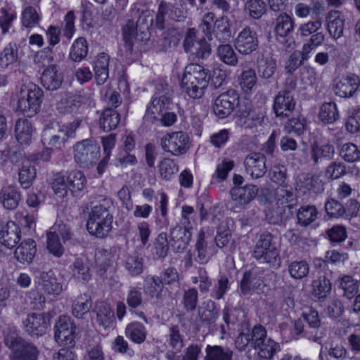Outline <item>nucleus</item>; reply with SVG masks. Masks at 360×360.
Wrapping results in <instances>:
<instances>
[{"mask_svg": "<svg viewBox=\"0 0 360 360\" xmlns=\"http://www.w3.org/2000/svg\"><path fill=\"white\" fill-rule=\"evenodd\" d=\"M209 70L198 63L187 65L182 75L180 86L190 98H200L205 93L210 81Z\"/></svg>", "mask_w": 360, "mask_h": 360, "instance_id": "1", "label": "nucleus"}, {"mask_svg": "<svg viewBox=\"0 0 360 360\" xmlns=\"http://www.w3.org/2000/svg\"><path fill=\"white\" fill-rule=\"evenodd\" d=\"M4 344L11 350L10 360H37L39 352L32 342L21 338L15 328L4 330Z\"/></svg>", "mask_w": 360, "mask_h": 360, "instance_id": "2", "label": "nucleus"}, {"mask_svg": "<svg viewBox=\"0 0 360 360\" xmlns=\"http://www.w3.org/2000/svg\"><path fill=\"white\" fill-rule=\"evenodd\" d=\"M112 219L108 207L104 205H95L89 214L86 229L91 235L104 238L112 230Z\"/></svg>", "mask_w": 360, "mask_h": 360, "instance_id": "3", "label": "nucleus"}, {"mask_svg": "<svg viewBox=\"0 0 360 360\" xmlns=\"http://www.w3.org/2000/svg\"><path fill=\"white\" fill-rule=\"evenodd\" d=\"M251 345L260 360H271L281 349L278 343L267 338L266 329L260 325L252 329Z\"/></svg>", "mask_w": 360, "mask_h": 360, "instance_id": "4", "label": "nucleus"}, {"mask_svg": "<svg viewBox=\"0 0 360 360\" xmlns=\"http://www.w3.org/2000/svg\"><path fill=\"white\" fill-rule=\"evenodd\" d=\"M42 90L32 83L22 86L18 102V108L25 115L32 117L39 110L42 101Z\"/></svg>", "mask_w": 360, "mask_h": 360, "instance_id": "5", "label": "nucleus"}, {"mask_svg": "<svg viewBox=\"0 0 360 360\" xmlns=\"http://www.w3.org/2000/svg\"><path fill=\"white\" fill-rule=\"evenodd\" d=\"M74 159L82 167H89L94 165L100 155V147L90 139L77 142L73 146Z\"/></svg>", "mask_w": 360, "mask_h": 360, "instance_id": "6", "label": "nucleus"}, {"mask_svg": "<svg viewBox=\"0 0 360 360\" xmlns=\"http://www.w3.org/2000/svg\"><path fill=\"white\" fill-rule=\"evenodd\" d=\"M271 241V234L262 233L256 243L253 255L257 260L271 266H276L278 264L279 252Z\"/></svg>", "mask_w": 360, "mask_h": 360, "instance_id": "7", "label": "nucleus"}, {"mask_svg": "<svg viewBox=\"0 0 360 360\" xmlns=\"http://www.w3.org/2000/svg\"><path fill=\"white\" fill-rule=\"evenodd\" d=\"M75 326L67 316H60L54 326V338L61 345L71 346L75 343Z\"/></svg>", "mask_w": 360, "mask_h": 360, "instance_id": "8", "label": "nucleus"}, {"mask_svg": "<svg viewBox=\"0 0 360 360\" xmlns=\"http://www.w3.org/2000/svg\"><path fill=\"white\" fill-rule=\"evenodd\" d=\"M188 136L182 131L167 134L161 139L162 148L174 155L186 153L188 150Z\"/></svg>", "mask_w": 360, "mask_h": 360, "instance_id": "9", "label": "nucleus"}, {"mask_svg": "<svg viewBox=\"0 0 360 360\" xmlns=\"http://www.w3.org/2000/svg\"><path fill=\"white\" fill-rule=\"evenodd\" d=\"M360 86V78L354 73L337 77L334 80L333 91L340 98H350Z\"/></svg>", "mask_w": 360, "mask_h": 360, "instance_id": "10", "label": "nucleus"}, {"mask_svg": "<svg viewBox=\"0 0 360 360\" xmlns=\"http://www.w3.org/2000/svg\"><path fill=\"white\" fill-rule=\"evenodd\" d=\"M22 326L24 330L30 336H42L50 326V319L44 313L29 314L22 321Z\"/></svg>", "mask_w": 360, "mask_h": 360, "instance_id": "11", "label": "nucleus"}, {"mask_svg": "<svg viewBox=\"0 0 360 360\" xmlns=\"http://www.w3.org/2000/svg\"><path fill=\"white\" fill-rule=\"evenodd\" d=\"M257 193V186L252 184L233 187L230 191L231 199L235 202L232 210L238 212L239 209L253 200Z\"/></svg>", "mask_w": 360, "mask_h": 360, "instance_id": "12", "label": "nucleus"}, {"mask_svg": "<svg viewBox=\"0 0 360 360\" xmlns=\"http://www.w3.org/2000/svg\"><path fill=\"white\" fill-rule=\"evenodd\" d=\"M258 44L256 32L248 27H245L239 32L234 42L236 50L243 55L252 53L257 49Z\"/></svg>", "mask_w": 360, "mask_h": 360, "instance_id": "13", "label": "nucleus"}, {"mask_svg": "<svg viewBox=\"0 0 360 360\" xmlns=\"http://www.w3.org/2000/svg\"><path fill=\"white\" fill-rule=\"evenodd\" d=\"M245 172L252 179H257L266 173V157L259 153H252L244 160Z\"/></svg>", "mask_w": 360, "mask_h": 360, "instance_id": "14", "label": "nucleus"}, {"mask_svg": "<svg viewBox=\"0 0 360 360\" xmlns=\"http://www.w3.org/2000/svg\"><path fill=\"white\" fill-rule=\"evenodd\" d=\"M171 98L166 94H155L147 105L145 118L151 122L155 121L165 110H168Z\"/></svg>", "mask_w": 360, "mask_h": 360, "instance_id": "15", "label": "nucleus"}, {"mask_svg": "<svg viewBox=\"0 0 360 360\" xmlns=\"http://www.w3.org/2000/svg\"><path fill=\"white\" fill-rule=\"evenodd\" d=\"M237 95L233 92H227L219 95L213 105V112L222 119L229 115L237 105Z\"/></svg>", "mask_w": 360, "mask_h": 360, "instance_id": "16", "label": "nucleus"}, {"mask_svg": "<svg viewBox=\"0 0 360 360\" xmlns=\"http://www.w3.org/2000/svg\"><path fill=\"white\" fill-rule=\"evenodd\" d=\"M295 106V99L288 92H279L274 98L273 108L277 117H288L294 110Z\"/></svg>", "mask_w": 360, "mask_h": 360, "instance_id": "17", "label": "nucleus"}, {"mask_svg": "<svg viewBox=\"0 0 360 360\" xmlns=\"http://www.w3.org/2000/svg\"><path fill=\"white\" fill-rule=\"evenodd\" d=\"M296 188L303 194L320 193L323 191V183L317 176L304 174L299 176Z\"/></svg>", "mask_w": 360, "mask_h": 360, "instance_id": "18", "label": "nucleus"}, {"mask_svg": "<svg viewBox=\"0 0 360 360\" xmlns=\"http://www.w3.org/2000/svg\"><path fill=\"white\" fill-rule=\"evenodd\" d=\"M39 283L41 290L48 295H59L63 291L62 284L52 271H39Z\"/></svg>", "mask_w": 360, "mask_h": 360, "instance_id": "19", "label": "nucleus"}, {"mask_svg": "<svg viewBox=\"0 0 360 360\" xmlns=\"http://www.w3.org/2000/svg\"><path fill=\"white\" fill-rule=\"evenodd\" d=\"M63 81V75L56 65L46 68L41 76V84L49 90L58 89L61 86Z\"/></svg>", "mask_w": 360, "mask_h": 360, "instance_id": "20", "label": "nucleus"}, {"mask_svg": "<svg viewBox=\"0 0 360 360\" xmlns=\"http://www.w3.org/2000/svg\"><path fill=\"white\" fill-rule=\"evenodd\" d=\"M36 252V243L29 238L20 243L14 252V256L22 264H30L32 262Z\"/></svg>", "mask_w": 360, "mask_h": 360, "instance_id": "21", "label": "nucleus"}, {"mask_svg": "<svg viewBox=\"0 0 360 360\" xmlns=\"http://www.w3.org/2000/svg\"><path fill=\"white\" fill-rule=\"evenodd\" d=\"M20 233V230L14 221L8 222L0 231V242L8 248H12L18 243Z\"/></svg>", "mask_w": 360, "mask_h": 360, "instance_id": "22", "label": "nucleus"}, {"mask_svg": "<svg viewBox=\"0 0 360 360\" xmlns=\"http://www.w3.org/2000/svg\"><path fill=\"white\" fill-rule=\"evenodd\" d=\"M181 11L172 4L162 1L158 6L156 15V24L159 29H164V22L165 17L168 18L179 20Z\"/></svg>", "mask_w": 360, "mask_h": 360, "instance_id": "23", "label": "nucleus"}, {"mask_svg": "<svg viewBox=\"0 0 360 360\" xmlns=\"http://www.w3.org/2000/svg\"><path fill=\"white\" fill-rule=\"evenodd\" d=\"M163 289L164 283L158 276H147L144 278L143 291L149 297L162 300Z\"/></svg>", "mask_w": 360, "mask_h": 360, "instance_id": "24", "label": "nucleus"}, {"mask_svg": "<svg viewBox=\"0 0 360 360\" xmlns=\"http://www.w3.org/2000/svg\"><path fill=\"white\" fill-rule=\"evenodd\" d=\"M34 131L32 123L27 119H18L15 122V138L22 145H27L31 142Z\"/></svg>", "mask_w": 360, "mask_h": 360, "instance_id": "25", "label": "nucleus"}, {"mask_svg": "<svg viewBox=\"0 0 360 360\" xmlns=\"http://www.w3.org/2000/svg\"><path fill=\"white\" fill-rule=\"evenodd\" d=\"M82 100L83 98L79 94L67 93L57 103L56 108L61 113H70L79 108Z\"/></svg>", "mask_w": 360, "mask_h": 360, "instance_id": "26", "label": "nucleus"}, {"mask_svg": "<svg viewBox=\"0 0 360 360\" xmlns=\"http://www.w3.org/2000/svg\"><path fill=\"white\" fill-rule=\"evenodd\" d=\"M257 77L254 68L244 66L238 77V82L243 92L248 94L251 92L256 85Z\"/></svg>", "mask_w": 360, "mask_h": 360, "instance_id": "27", "label": "nucleus"}, {"mask_svg": "<svg viewBox=\"0 0 360 360\" xmlns=\"http://www.w3.org/2000/svg\"><path fill=\"white\" fill-rule=\"evenodd\" d=\"M72 276L77 282L82 283H87L91 278L89 267L80 258H77L70 266Z\"/></svg>", "mask_w": 360, "mask_h": 360, "instance_id": "28", "label": "nucleus"}, {"mask_svg": "<svg viewBox=\"0 0 360 360\" xmlns=\"http://www.w3.org/2000/svg\"><path fill=\"white\" fill-rule=\"evenodd\" d=\"M345 26V20L340 15L339 11H333L329 13L328 19V30L330 35L334 39H338L343 34Z\"/></svg>", "mask_w": 360, "mask_h": 360, "instance_id": "29", "label": "nucleus"}, {"mask_svg": "<svg viewBox=\"0 0 360 360\" xmlns=\"http://www.w3.org/2000/svg\"><path fill=\"white\" fill-rule=\"evenodd\" d=\"M21 200V195L15 188L8 186L2 189L0 193V200L4 207L8 210L17 207Z\"/></svg>", "mask_w": 360, "mask_h": 360, "instance_id": "30", "label": "nucleus"}, {"mask_svg": "<svg viewBox=\"0 0 360 360\" xmlns=\"http://www.w3.org/2000/svg\"><path fill=\"white\" fill-rule=\"evenodd\" d=\"M334 147L329 143L319 145L314 143L311 147L310 157L315 164L323 160L331 159L333 156Z\"/></svg>", "mask_w": 360, "mask_h": 360, "instance_id": "31", "label": "nucleus"}, {"mask_svg": "<svg viewBox=\"0 0 360 360\" xmlns=\"http://www.w3.org/2000/svg\"><path fill=\"white\" fill-rule=\"evenodd\" d=\"M195 250L196 252L195 257L196 262L200 264H205L209 262L211 255L209 251L207 243L205 240V233L202 230L199 232Z\"/></svg>", "mask_w": 360, "mask_h": 360, "instance_id": "32", "label": "nucleus"}, {"mask_svg": "<svg viewBox=\"0 0 360 360\" xmlns=\"http://www.w3.org/2000/svg\"><path fill=\"white\" fill-rule=\"evenodd\" d=\"M96 320L98 324L107 328L111 326L114 319V313L110 307L105 303L101 302L96 307Z\"/></svg>", "mask_w": 360, "mask_h": 360, "instance_id": "33", "label": "nucleus"}, {"mask_svg": "<svg viewBox=\"0 0 360 360\" xmlns=\"http://www.w3.org/2000/svg\"><path fill=\"white\" fill-rule=\"evenodd\" d=\"M205 352V360H233V352L227 347L207 345Z\"/></svg>", "mask_w": 360, "mask_h": 360, "instance_id": "34", "label": "nucleus"}, {"mask_svg": "<svg viewBox=\"0 0 360 360\" xmlns=\"http://www.w3.org/2000/svg\"><path fill=\"white\" fill-rule=\"evenodd\" d=\"M277 204L283 207L291 208L295 203V195L292 188L286 184L280 186L276 190Z\"/></svg>", "mask_w": 360, "mask_h": 360, "instance_id": "35", "label": "nucleus"}, {"mask_svg": "<svg viewBox=\"0 0 360 360\" xmlns=\"http://www.w3.org/2000/svg\"><path fill=\"white\" fill-rule=\"evenodd\" d=\"M120 120V115L113 109H105L100 118V126L104 131L115 129Z\"/></svg>", "mask_w": 360, "mask_h": 360, "instance_id": "36", "label": "nucleus"}, {"mask_svg": "<svg viewBox=\"0 0 360 360\" xmlns=\"http://www.w3.org/2000/svg\"><path fill=\"white\" fill-rule=\"evenodd\" d=\"M126 336L136 344L143 343L146 338V329L145 326L139 322L129 324L125 329Z\"/></svg>", "mask_w": 360, "mask_h": 360, "instance_id": "37", "label": "nucleus"}, {"mask_svg": "<svg viewBox=\"0 0 360 360\" xmlns=\"http://www.w3.org/2000/svg\"><path fill=\"white\" fill-rule=\"evenodd\" d=\"M318 212L313 205L302 206L297 211V223L302 226H307L317 217Z\"/></svg>", "mask_w": 360, "mask_h": 360, "instance_id": "38", "label": "nucleus"}, {"mask_svg": "<svg viewBox=\"0 0 360 360\" xmlns=\"http://www.w3.org/2000/svg\"><path fill=\"white\" fill-rule=\"evenodd\" d=\"M330 290V282L325 276L319 277L312 282V294L319 300L326 298Z\"/></svg>", "mask_w": 360, "mask_h": 360, "instance_id": "39", "label": "nucleus"}, {"mask_svg": "<svg viewBox=\"0 0 360 360\" xmlns=\"http://www.w3.org/2000/svg\"><path fill=\"white\" fill-rule=\"evenodd\" d=\"M91 307V302L86 294L79 295L73 301L72 309V314L77 318H82Z\"/></svg>", "mask_w": 360, "mask_h": 360, "instance_id": "40", "label": "nucleus"}, {"mask_svg": "<svg viewBox=\"0 0 360 360\" xmlns=\"http://www.w3.org/2000/svg\"><path fill=\"white\" fill-rule=\"evenodd\" d=\"M213 34L219 40L226 41L229 39L231 31L227 17L223 16L214 21Z\"/></svg>", "mask_w": 360, "mask_h": 360, "instance_id": "41", "label": "nucleus"}, {"mask_svg": "<svg viewBox=\"0 0 360 360\" xmlns=\"http://www.w3.org/2000/svg\"><path fill=\"white\" fill-rule=\"evenodd\" d=\"M290 276L296 280L306 277L309 272V265L305 260L293 261L288 266Z\"/></svg>", "mask_w": 360, "mask_h": 360, "instance_id": "42", "label": "nucleus"}, {"mask_svg": "<svg viewBox=\"0 0 360 360\" xmlns=\"http://www.w3.org/2000/svg\"><path fill=\"white\" fill-rule=\"evenodd\" d=\"M294 27V22L287 14H281L276 19L275 32L281 37H287Z\"/></svg>", "mask_w": 360, "mask_h": 360, "instance_id": "43", "label": "nucleus"}, {"mask_svg": "<svg viewBox=\"0 0 360 360\" xmlns=\"http://www.w3.org/2000/svg\"><path fill=\"white\" fill-rule=\"evenodd\" d=\"M124 267L129 274L136 276L141 274L143 270V258L137 253L127 257Z\"/></svg>", "mask_w": 360, "mask_h": 360, "instance_id": "44", "label": "nucleus"}, {"mask_svg": "<svg viewBox=\"0 0 360 360\" xmlns=\"http://www.w3.org/2000/svg\"><path fill=\"white\" fill-rule=\"evenodd\" d=\"M69 185V190L72 193L81 191L85 185L86 178L84 174L78 170H75L66 174Z\"/></svg>", "mask_w": 360, "mask_h": 360, "instance_id": "45", "label": "nucleus"}, {"mask_svg": "<svg viewBox=\"0 0 360 360\" xmlns=\"http://www.w3.org/2000/svg\"><path fill=\"white\" fill-rule=\"evenodd\" d=\"M36 169L30 162L24 163L19 172V181L24 188H30L36 178Z\"/></svg>", "mask_w": 360, "mask_h": 360, "instance_id": "46", "label": "nucleus"}, {"mask_svg": "<svg viewBox=\"0 0 360 360\" xmlns=\"http://www.w3.org/2000/svg\"><path fill=\"white\" fill-rule=\"evenodd\" d=\"M46 248L49 253L56 257H60L64 253V248L59 240L56 231L47 233Z\"/></svg>", "mask_w": 360, "mask_h": 360, "instance_id": "47", "label": "nucleus"}, {"mask_svg": "<svg viewBox=\"0 0 360 360\" xmlns=\"http://www.w3.org/2000/svg\"><path fill=\"white\" fill-rule=\"evenodd\" d=\"M319 117L327 124L335 122L339 117L336 104L332 102L323 103L320 109Z\"/></svg>", "mask_w": 360, "mask_h": 360, "instance_id": "48", "label": "nucleus"}, {"mask_svg": "<svg viewBox=\"0 0 360 360\" xmlns=\"http://www.w3.org/2000/svg\"><path fill=\"white\" fill-rule=\"evenodd\" d=\"M87 52L86 41L84 38H78L72 45L70 57L72 60L78 62L86 57Z\"/></svg>", "mask_w": 360, "mask_h": 360, "instance_id": "49", "label": "nucleus"}, {"mask_svg": "<svg viewBox=\"0 0 360 360\" xmlns=\"http://www.w3.org/2000/svg\"><path fill=\"white\" fill-rule=\"evenodd\" d=\"M169 246L167 234L160 233L153 243V254L155 259L165 258L168 252Z\"/></svg>", "mask_w": 360, "mask_h": 360, "instance_id": "50", "label": "nucleus"}, {"mask_svg": "<svg viewBox=\"0 0 360 360\" xmlns=\"http://www.w3.org/2000/svg\"><path fill=\"white\" fill-rule=\"evenodd\" d=\"M18 59V48L15 44H8L2 51L0 55V65L3 68H7L15 63Z\"/></svg>", "mask_w": 360, "mask_h": 360, "instance_id": "51", "label": "nucleus"}, {"mask_svg": "<svg viewBox=\"0 0 360 360\" xmlns=\"http://www.w3.org/2000/svg\"><path fill=\"white\" fill-rule=\"evenodd\" d=\"M217 54L220 60L226 65L236 66L238 64L237 55L229 44L220 45L217 49Z\"/></svg>", "mask_w": 360, "mask_h": 360, "instance_id": "52", "label": "nucleus"}, {"mask_svg": "<svg viewBox=\"0 0 360 360\" xmlns=\"http://www.w3.org/2000/svg\"><path fill=\"white\" fill-rule=\"evenodd\" d=\"M167 340L169 346L176 352H179L184 347V338L176 326L169 328Z\"/></svg>", "mask_w": 360, "mask_h": 360, "instance_id": "53", "label": "nucleus"}, {"mask_svg": "<svg viewBox=\"0 0 360 360\" xmlns=\"http://www.w3.org/2000/svg\"><path fill=\"white\" fill-rule=\"evenodd\" d=\"M245 11L254 19L260 18L266 12V4L262 0H249L245 6Z\"/></svg>", "mask_w": 360, "mask_h": 360, "instance_id": "54", "label": "nucleus"}, {"mask_svg": "<svg viewBox=\"0 0 360 360\" xmlns=\"http://www.w3.org/2000/svg\"><path fill=\"white\" fill-rule=\"evenodd\" d=\"M40 15L37 9L32 6H27L22 13L21 21L24 27L31 28L39 23Z\"/></svg>", "mask_w": 360, "mask_h": 360, "instance_id": "55", "label": "nucleus"}, {"mask_svg": "<svg viewBox=\"0 0 360 360\" xmlns=\"http://www.w3.org/2000/svg\"><path fill=\"white\" fill-rule=\"evenodd\" d=\"M52 188L54 193L60 197L67 195L68 191L70 190L66 174L63 173L56 174L52 182Z\"/></svg>", "mask_w": 360, "mask_h": 360, "instance_id": "56", "label": "nucleus"}, {"mask_svg": "<svg viewBox=\"0 0 360 360\" xmlns=\"http://www.w3.org/2000/svg\"><path fill=\"white\" fill-rule=\"evenodd\" d=\"M14 221L20 228L24 227L27 229H33L35 226L36 215L30 214L27 210H21L15 212Z\"/></svg>", "mask_w": 360, "mask_h": 360, "instance_id": "57", "label": "nucleus"}, {"mask_svg": "<svg viewBox=\"0 0 360 360\" xmlns=\"http://www.w3.org/2000/svg\"><path fill=\"white\" fill-rule=\"evenodd\" d=\"M234 162L229 159H224L221 162L218 163L216 171L212 175L213 180H217L218 182L225 180L228 174L233 169Z\"/></svg>", "mask_w": 360, "mask_h": 360, "instance_id": "58", "label": "nucleus"}, {"mask_svg": "<svg viewBox=\"0 0 360 360\" xmlns=\"http://www.w3.org/2000/svg\"><path fill=\"white\" fill-rule=\"evenodd\" d=\"M181 302L186 311H192L195 310L198 302L197 290L194 288L186 290L183 294Z\"/></svg>", "mask_w": 360, "mask_h": 360, "instance_id": "59", "label": "nucleus"}, {"mask_svg": "<svg viewBox=\"0 0 360 360\" xmlns=\"http://www.w3.org/2000/svg\"><path fill=\"white\" fill-rule=\"evenodd\" d=\"M340 155L348 162H354L360 159V150L355 144L352 143L342 145Z\"/></svg>", "mask_w": 360, "mask_h": 360, "instance_id": "60", "label": "nucleus"}, {"mask_svg": "<svg viewBox=\"0 0 360 360\" xmlns=\"http://www.w3.org/2000/svg\"><path fill=\"white\" fill-rule=\"evenodd\" d=\"M257 69L258 72L262 77L269 79L276 71V61L270 58H262L258 62Z\"/></svg>", "mask_w": 360, "mask_h": 360, "instance_id": "61", "label": "nucleus"}, {"mask_svg": "<svg viewBox=\"0 0 360 360\" xmlns=\"http://www.w3.org/2000/svg\"><path fill=\"white\" fill-rule=\"evenodd\" d=\"M340 286L344 291V295L351 299L357 292L359 285L358 281L352 276H344L340 280Z\"/></svg>", "mask_w": 360, "mask_h": 360, "instance_id": "62", "label": "nucleus"}, {"mask_svg": "<svg viewBox=\"0 0 360 360\" xmlns=\"http://www.w3.org/2000/svg\"><path fill=\"white\" fill-rule=\"evenodd\" d=\"M262 283L259 277L254 275L251 272H245L243 278L240 282V288L243 293H247L251 290L258 288Z\"/></svg>", "mask_w": 360, "mask_h": 360, "instance_id": "63", "label": "nucleus"}, {"mask_svg": "<svg viewBox=\"0 0 360 360\" xmlns=\"http://www.w3.org/2000/svg\"><path fill=\"white\" fill-rule=\"evenodd\" d=\"M16 18L15 12L11 8H2L0 11V27L2 33L8 32L13 20Z\"/></svg>", "mask_w": 360, "mask_h": 360, "instance_id": "64", "label": "nucleus"}]
</instances>
